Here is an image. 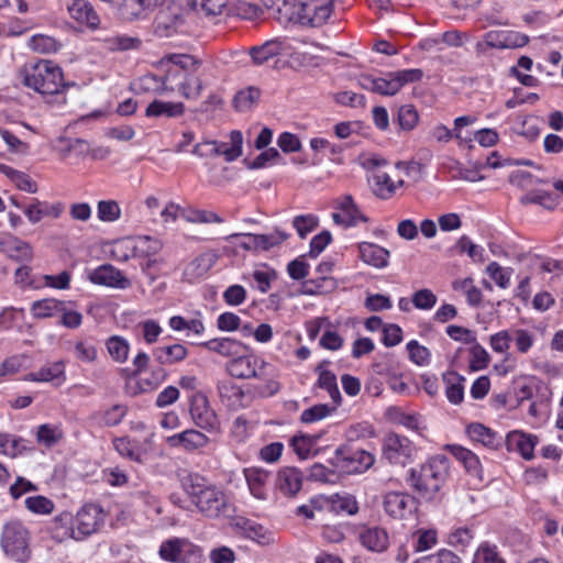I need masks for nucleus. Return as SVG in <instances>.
<instances>
[{
    "mask_svg": "<svg viewBox=\"0 0 563 563\" xmlns=\"http://www.w3.org/2000/svg\"><path fill=\"white\" fill-rule=\"evenodd\" d=\"M19 79L23 86L34 90L44 98L57 96L65 88L62 69L47 59L26 64L20 69Z\"/></svg>",
    "mask_w": 563,
    "mask_h": 563,
    "instance_id": "nucleus-1",
    "label": "nucleus"
},
{
    "mask_svg": "<svg viewBox=\"0 0 563 563\" xmlns=\"http://www.w3.org/2000/svg\"><path fill=\"white\" fill-rule=\"evenodd\" d=\"M185 489L200 512L209 518L219 517L227 507L224 494L199 475H189Z\"/></svg>",
    "mask_w": 563,
    "mask_h": 563,
    "instance_id": "nucleus-2",
    "label": "nucleus"
},
{
    "mask_svg": "<svg viewBox=\"0 0 563 563\" xmlns=\"http://www.w3.org/2000/svg\"><path fill=\"white\" fill-rule=\"evenodd\" d=\"M449 470V459L445 455H435L421 465L419 471H410L411 486L421 495L431 497L446 481Z\"/></svg>",
    "mask_w": 563,
    "mask_h": 563,
    "instance_id": "nucleus-3",
    "label": "nucleus"
},
{
    "mask_svg": "<svg viewBox=\"0 0 563 563\" xmlns=\"http://www.w3.org/2000/svg\"><path fill=\"white\" fill-rule=\"evenodd\" d=\"M422 76L419 68L388 71L385 77L361 74L357 76V84L361 88L382 96H395L405 85L419 81Z\"/></svg>",
    "mask_w": 563,
    "mask_h": 563,
    "instance_id": "nucleus-4",
    "label": "nucleus"
},
{
    "mask_svg": "<svg viewBox=\"0 0 563 563\" xmlns=\"http://www.w3.org/2000/svg\"><path fill=\"white\" fill-rule=\"evenodd\" d=\"M195 0H174L167 8L161 10L155 16L153 32L161 38L177 34L185 24Z\"/></svg>",
    "mask_w": 563,
    "mask_h": 563,
    "instance_id": "nucleus-5",
    "label": "nucleus"
},
{
    "mask_svg": "<svg viewBox=\"0 0 563 563\" xmlns=\"http://www.w3.org/2000/svg\"><path fill=\"white\" fill-rule=\"evenodd\" d=\"M375 462L374 455L362 449L349 445L335 450L330 463L341 473L353 474L367 471Z\"/></svg>",
    "mask_w": 563,
    "mask_h": 563,
    "instance_id": "nucleus-6",
    "label": "nucleus"
},
{
    "mask_svg": "<svg viewBox=\"0 0 563 563\" xmlns=\"http://www.w3.org/2000/svg\"><path fill=\"white\" fill-rule=\"evenodd\" d=\"M30 533L19 521H11L3 527L1 544L4 552L19 562L30 556Z\"/></svg>",
    "mask_w": 563,
    "mask_h": 563,
    "instance_id": "nucleus-7",
    "label": "nucleus"
},
{
    "mask_svg": "<svg viewBox=\"0 0 563 563\" xmlns=\"http://www.w3.org/2000/svg\"><path fill=\"white\" fill-rule=\"evenodd\" d=\"M190 417L194 423L211 433V434H220L221 433V423L216 413V411L210 407L207 397L199 391H196L190 397Z\"/></svg>",
    "mask_w": 563,
    "mask_h": 563,
    "instance_id": "nucleus-8",
    "label": "nucleus"
},
{
    "mask_svg": "<svg viewBox=\"0 0 563 563\" xmlns=\"http://www.w3.org/2000/svg\"><path fill=\"white\" fill-rule=\"evenodd\" d=\"M267 364L264 360L254 355H244V353L236 355L228 363V372L231 376L236 378H266L268 373L266 371Z\"/></svg>",
    "mask_w": 563,
    "mask_h": 563,
    "instance_id": "nucleus-9",
    "label": "nucleus"
},
{
    "mask_svg": "<svg viewBox=\"0 0 563 563\" xmlns=\"http://www.w3.org/2000/svg\"><path fill=\"white\" fill-rule=\"evenodd\" d=\"M106 515L97 505H86L76 515L73 522L76 528L77 540H82L97 532L104 523Z\"/></svg>",
    "mask_w": 563,
    "mask_h": 563,
    "instance_id": "nucleus-10",
    "label": "nucleus"
},
{
    "mask_svg": "<svg viewBox=\"0 0 563 563\" xmlns=\"http://www.w3.org/2000/svg\"><path fill=\"white\" fill-rule=\"evenodd\" d=\"M332 1L301 0L296 22L302 25L320 26L327 22L332 13Z\"/></svg>",
    "mask_w": 563,
    "mask_h": 563,
    "instance_id": "nucleus-11",
    "label": "nucleus"
},
{
    "mask_svg": "<svg viewBox=\"0 0 563 563\" xmlns=\"http://www.w3.org/2000/svg\"><path fill=\"white\" fill-rule=\"evenodd\" d=\"M411 442L396 433L388 434L384 440L383 454L391 464L405 465L412 455Z\"/></svg>",
    "mask_w": 563,
    "mask_h": 563,
    "instance_id": "nucleus-12",
    "label": "nucleus"
},
{
    "mask_svg": "<svg viewBox=\"0 0 563 563\" xmlns=\"http://www.w3.org/2000/svg\"><path fill=\"white\" fill-rule=\"evenodd\" d=\"M383 508L393 519H405L415 509V498L402 492H388L383 496Z\"/></svg>",
    "mask_w": 563,
    "mask_h": 563,
    "instance_id": "nucleus-13",
    "label": "nucleus"
},
{
    "mask_svg": "<svg viewBox=\"0 0 563 563\" xmlns=\"http://www.w3.org/2000/svg\"><path fill=\"white\" fill-rule=\"evenodd\" d=\"M88 278L92 284L111 288L126 289L131 286L130 279L111 264H103L90 271Z\"/></svg>",
    "mask_w": 563,
    "mask_h": 563,
    "instance_id": "nucleus-14",
    "label": "nucleus"
},
{
    "mask_svg": "<svg viewBox=\"0 0 563 563\" xmlns=\"http://www.w3.org/2000/svg\"><path fill=\"white\" fill-rule=\"evenodd\" d=\"M336 209L339 212L332 214V219L336 224L345 228L355 227L360 222H367L368 219L361 212L351 195H344L336 200Z\"/></svg>",
    "mask_w": 563,
    "mask_h": 563,
    "instance_id": "nucleus-15",
    "label": "nucleus"
},
{
    "mask_svg": "<svg viewBox=\"0 0 563 563\" xmlns=\"http://www.w3.org/2000/svg\"><path fill=\"white\" fill-rule=\"evenodd\" d=\"M538 443L537 435L520 430L510 431L506 437L507 450L519 453L527 461L533 459L534 448Z\"/></svg>",
    "mask_w": 563,
    "mask_h": 563,
    "instance_id": "nucleus-16",
    "label": "nucleus"
},
{
    "mask_svg": "<svg viewBox=\"0 0 563 563\" xmlns=\"http://www.w3.org/2000/svg\"><path fill=\"white\" fill-rule=\"evenodd\" d=\"M303 483V475L296 467H283L277 472L276 488L286 497L296 496Z\"/></svg>",
    "mask_w": 563,
    "mask_h": 563,
    "instance_id": "nucleus-17",
    "label": "nucleus"
},
{
    "mask_svg": "<svg viewBox=\"0 0 563 563\" xmlns=\"http://www.w3.org/2000/svg\"><path fill=\"white\" fill-rule=\"evenodd\" d=\"M96 40L101 44L103 49L112 53L139 49L142 44V41L137 36L120 33L100 34Z\"/></svg>",
    "mask_w": 563,
    "mask_h": 563,
    "instance_id": "nucleus-18",
    "label": "nucleus"
},
{
    "mask_svg": "<svg viewBox=\"0 0 563 563\" xmlns=\"http://www.w3.org/2000/svg\"><path fill=\"white\" fill-rule=\"evenodd\" d=\"M163 0H114L121 16L128 21L139 20L145 16L147 11L162 4Z\"/></svg>",
    "mask_w": 563,
    "mask_h": 563,
    "instance_id": "nucleus-19",
    "label": "nucleus"
},
{
    "mask_svg": "<svg viewBox=\"0 0 563 563\" xmlns=\"http://www.w3.org/2000/svg\"><path fill=\"white\" fill-rule=\"evenodd\" d=\"M167 443L170 448L184 449L190 452L205 448L209 443V438L196 429H188L168 437Z\"/></svg>",
    "mask_w": 563,
    "mask_h": 563,
    "instance_id": "nucleus-20",
    "label": "nucleus"
},
{
    "mask_svg": "<svg viewBox=\"0 0 563 563\" xmlns=\"http://www.w3.org/2000/svg\"><path fill=\"white\" fill-rule=\"evenodd\" d=\"M243 474L251 495L258 500H266L271 473L260 467H247Z\"/></svg>",
    "mask_w": 563,
    "mask_h": 563,
    "instance_id": "nucleus-21",
    "label": "nucleus"
},
{
    "mask_svg": "<svg viewBox=\"0 0 563 563\" xmlns=\"http://www.w3.org/2000/svg\"><path fill=\"white\" fill-rule=\"evenodd\" d=\"M195 547L186 539L174 538L162 543L159 555L163 560L180 563L187 559V555L194 552Z\"/></svg>",
    "mask_w": 563,
    "mask_h": 563,
    "instance_id": "nucleus-22",
    "label": "nucleus"
},
{
    "mask_svg": "<svg viewBox=\"0 0 563 563\" xmlns=\"http://www.w3.org/2000/svg\"><path fill=\"white\" fill-rule=\"evenodd\" d=\"M243 136L238 130H233L230 133V144L224 142H217V145L212 146L208 153L202 155H222L227 162H233L242 155ZM199 154L201 152L198 151Z\"/></svg>",
    "mask_w": 563,
    "mask_h": 563,
    "instance_id": "nucleus-23",
    "label": "nucleus"
},
{
    "mask_svg": "<svg viewBox=\"0 0 563 563\" xmlns=\"http://www.w3.org/2000/svg\"><path fill=\"white\" fill-rule=\"evenodd\" d=\"M67 11L71 19L90 29L98 27L100 23L99 15L87 0H74L67 5Z\"/></svg>",
    "mask_w": 563,
    "mask_h": 563,
    "instance_id": "nucleus-24",
    "label": "nucleus"
},
{
    "mask_svg": "<svg viewBox=\"0 0 563 563\" xmlns=\"http://www.w3.org/2000/svg\"><path fill=\"white\" fill-rule=\"evenodd\" d=\"M358 540L363 547L373 552H384L389 545V537L385 529L367 527L358 532Z\"/></svg>",
    "mask_w": 563,
    "mask_h": 563,
    "instance_id": "nucleus-25",
    "label": "nucleus"
},
{
    "mask_svg": "<svg viewBox=\"0 0 563 563\" xmlns=\"http://www.w3.org/2000/svg\"><path fill=\"white\" fill-rule=\"evenodd\" d=\"M64 207L62 203H48L46 201H40L34 199V201L24 209V214L27 220L35 224L40 222L45 217H51L57 219L63 213Z\"/></svg>",
    "mask_w": 563,
    "mask_h": 563,
    "instance_id": "nucleus-26",
    "label": "nucleus"
},
{
    "mask_svg": "<svg viewBox=\"0 0 563 563\" xmlns=\"http://www.w3.org/2000/svg\"><path fill=\"white\" fill-rule=\"evenodd\" d=\"M200 345L225 357H235L247 350L245 344L231 338L212 339Z\"/></svg>",
    "mask_w": 563,
    "mask_h": 563,
    "instance_id": "nucleus-27",
    "label": "nucleus"
},
{
    "mask_svg": "<svg viewBox=\"0 0 563 563\" xmlns=\"http://www.w3.org/2000/svg\"><path fill=\"white\" fill-rule=\"evenodd\" d=\"M1 251L11 260L21 263L31 262L33 250L31 245L18 238L8 236L0 242Z\"/></svg>",
    "mask_w": 563,
    "mask_h": 563,
    "instance_id": "nucleus-28",
    "label": "nucleus"
},
{
    "mask_svg": "<svg viewBox=\"0 0 563 563\" xmlns=\"http://www.w3.org/2000/svg\"><path fill=\"white\" fill-rule=\"evenodd\" d=\"M152 355L159 365H174L184 361L188 355V350L180 343L172 345L157 346Z\"/></svg>",
    "mask_w": 563,
    "mask_h": 563,
    "instance_id": "nucleus-29",
    "label": "nucleus"
},
{
    "mask_svg": "<svg viewBox=\"0 0 563 563\" xmlns=\"http://www.w3.org/2000/svg\"><path fill=\"white\" fill-rule=\"evenodd\" d=\"M360 257L368 265L384 268L388 264L389 251L374 243L363 242L358 245Z\"/></svg>",
    "mask_w": 563,
    "mask_h": 563,
    "instance_id": "nucleus-30",
    "label": "nucleus"
},
{
    "mask_svg": "<svg viewBox=\"0 0 563 563\" xmlns=\"http://www.w3.org/2000/svg\"><path fill=\"white\" fill-rule=\"evenodd\" d=\"M372 181L373 191L380 199H389L404 185L402 179L395 180L389 174L379 170L373 175Z\"/></svg>",
    "mask_w": 563,
    "mask_h": 563,
    "instance_id": "nucleus-31",
    "label": "nucleus"
},
{
    "mask_svg": "<svg viewBox=\"0 0 563 563\" xmlns=\"http://www.w3.org/2000/svg\"><path fill=\"white\" fill-rule=\"evenodd\" d=\"M451 454L463 464L466 472L474 477L482 479V465L478 456L471 450L461 445H449Z\"/></svg>",
    "mask_w": 563,
    "mask_h": 563,
    "instance_id": "nucleus-32",
    "label": "nucleus"
},
{
    "mask_svg": "<svg viewBox=\"0 0 563 563\" xmlns=\"http://www.w3.org/2000/svg\"><path fill=\"white\" fill-rule=\"evenodd\" d=\"M184 112L185 106L183 102L154 100L147 106L145 115L148 118H178L181 117Z\"/></svg>",
    "mask_w": 563,
    "mask_h": 563,
    "instance_id": "nucleus-33",
    "label": "nucleus"
},
{
    "mask_svg": "<svg viewBox=\"0 0 563 563\" xmlns=\"http://www.w3.org/2000/svg\"><path fill=\"white\" fill-rule=\"evenodd\" d=\"M203 88L198 70L186 71L183 80L177 82V91L186 99H198Z\"/></svg>",
    "mask_w": 563,
    "mask_h": 563,
    "instance_id": "nucleus-34",
    "label": "nucleus"
},
{
    "mask_svg": "<svg viewBox=\"0 0 563 563\" xmlns=\"http://www.w3.org/2000/svg\"><path fill=\"white\" fill-rule=\"evenodd\" d=\"M218 255L213 252H205L197 256L185 269V275L189 278H199L207 274L217 263Z\"/></svg>",
    "mask_w": 563,
    "mask_h": 563,
    "instance_id": "nucleus-35",
    "label": "nucleus"
},
{
    "mask_svg": "<svg viewBox=\"0 0 563 563\" xmlns=\"http://www.w3.org/2000/svg\"><path fill=\"white\" fill-rule=\"evenodd\" d=\"M283 51V43L279 40H269L260 46L250 49V55L255 65H263Z\"/></svg>",
    "mask_w": 563,
    "mask_h": 563,
    "instance_id": "nucleus-36",
    "label": "nucleus"
},
{
    "mask_svg": "<svg viewBox=\"0 0 563 563\" xmlns=\"http://www.w3.org/2000/svg\"><path fill=\"white\" fill-rule=\"evenodd\" d=\"M464 377L455 372H446L443 374L445 384V395L451 404L459 405L464 399Z\"/></svg>",
    "mask_w": 563,
    "mask_h": 563,
    "instance_id": "nucleus-37",
    "label": "nucleus"
},
{
    "mask_svg": "<svg viewBox=\"0 0 563 563\" xmlns=\"http://www.w3.org/2000/svg\"><path fill=\"white\" fill-rule=\"evenodd\" d=\"M325 364L327 362H323L317 367V372L319 373L318 386L327 390L333 404L339 406L342 398L338 387L336 376L324 367Z\"/></svg>",
    "mask_w": 563,
    "mask_h": 563,
    "instance_id": "nucleus-38",
    "label": "nucleus"
},
{
    "mask_svg": "<svg viewBox=\"0 0 563 563\" xmlns=\"http://www.w3.org/2000/svg\"><path fill=\"white\" fill-rule=\"evenodd\" d=\"M52 536L59 542L67 539L77 540L76 528L70 514H62L55 518Z\"/></svg>",
    "mask_w": 563,
    "mask_h": 563,
    "instance_id": "nucleus-39",
    "label": "nucleus"
},
{
    "mask_svg": "<svg viewBox=\"0 0 563 563\" xmlns=\"http://www.w3.org/2000/svg\"><path fill=\"white\" fill-rule=\"evenodd\" d=\"M467 434L473 441L479 442L488 448H496L500 442V438H498L494 431L481 423L470 424L467 427Z\"/></svg>",
    "mask_w": 563,
    "mask_h": 563,
    "instance_id": "nucleus-40",
    "label": "nucleus"
},
{
    "mask_svg": "<svg viewBox=\"0 0 563 563\" xmlns=\"http://www.w3.org/2000/svg\"><path fill=\"white\" fill-rule=\"evenodd\" d=\"M261 91L256 87H247L236 92L233 99L234 109L239 112L251 110L258 101Z\"/></svg>",
    "mask_w": 563,
    "mask_h": 563,
    "instance_id": "nucleus-41",
    "label": "nucleus"
},
{
    "mask_svg": "<svg viewBox=\"0 0 563 563\" xmlns=\"http://www.w3.org/2000/svg\"><path fill=\"white\" fill-rule=\"evenodd\" d=\"M452 287L455 291H461L466 296L468 305L477 307L482 302V291L474 285L471 277L454 280Z\"/></svg>",
    "mask_w": 563,
    "mask_h": 563,
    "instance_id": "nucleus-42",
    "label": "nucleus"
},
{
    "mask_svg": "<svg viewBox=\"0 0 563 563\" xmlns=\"http://www.w3.org/2000/svg\"><path fill=\"white\" fill-rule=\"evenodd\" d=\"M115 451L123 457L131 461L143 463L145 454L141 448L128 438H118L113 441Z\"/></svg>",
    "mask_w": 563,
    "mask_h": 563,
    "instance_id": "nucleus-43",
    "label": "nucleus"
},
{
    "mask_svg": "<svg viewBox=\"0 0 563 563\" xmlns=\"http://www.w3.org/2000/svg\"><path fill=\"white\" fill-rule=\"evenodd\" d=\"M62 303L63 301L54 298L37 300L32 303L31 312L37 319L51 318L59 313Z\"/></svg>",
    "mask_w": 563,
    "mask_h": 563,
    "instance_id": "nucleus-44",
    "label": "nucleus"
},
{
    "mask_svg": "<svg viewBox=\"0 0 563 563\" xmlns=\"http://www.w3.org/2000/svg\"><path fill=\"white\" fill-rule=\"evenodd\" d=\"M485 272L499 288L507 289L510 286L514 268L504 267L497 262H492L487 265Z\"/></svg>",
    "mask_w": 563,
    "mask_h": 563,
    "instance_id": "nucleus-45",
    "label": "nucleus"
},
{
    "mask_svg": "<svg viewBox=\"0 0 563 563\" xmlns=\"http://www.w3.org/2000/svg\"><path fill=\"white\" fill-rule=\"evenodd\" d=\"M106 346L113 361L124 363L128 360L130 344L124 338L112 335L107 340Z\"/></svg>",
    "mask_w": 563,
    "mask_h": 563,
    "instance_id": "nucleus-46",
    "label": "nucleus"
},
{
    "mask_svg": "<svg viewBox=\"0 0 563 563\" xmlns=\"http://www.w3.org/2000/svg\"><path fill=\"white\" fill-rule=\"evenodd\" d=\"M331 508L338 514L355 515L358 511V504L350 494H335L330 498Z\"/></svg>",
    "mask_w": 563,
    "mask_h": 563,
    "instance_id": "nucleus-47",
    "label": "nucleus"
},
{
    "mask_svg": "<svg viewBox=\"0 0 563 563\" xmlns=\"http://www.w3.org/2000/svg\"><path fill=\"white\" fill-rule=\"evenodd\" d=\"M65 373V366L62 362H56L51 365L40 368L37 372L29 375L31 380L34 382H54L60 380Z\"/></svg>",
    "mask_w": 563,
    "mask_h": 563,
    "instance_id": "nucleus-48",
    "label": "nucleus"
},
{
    "mask_svg": "<svg viewBox=\"0 0 563 563\" xmlns=\"http://www.w3.org/2000/svg\"><path fill=\"white\" fill-rule=\"evenodd\" d=\"M510 331L511 343L515 344L516 351L520 354H527L536 342L534 334L521 328H511Z\"/></svg>",
    "mask_w": 563,
    "mask_h": 563,
    "instance_id": "nucleus-49",
    "label": "nucleus"
},
{
    "mask_svg": "<svg viewBox=\"0 0 563 563\" xmlns=\"http://www.w3.org/2000/svg\"><path fill=\"white\" fill-rule=\"evenodd\" d=\"M318 440H319V437H317V435H305V434L295 435L291 439V446H292L295 453L301 460H306L311 455L314 446L318 443Z\"/></svg>",
    "mask_w": 563,
    "mask_h": 563,
    "instance_id": "nucleus-50",
    "label": "nucleus"
},
{
    "mask_svg": "<svg viewBox=\"0 0 563 563\" xmlns=\"http://www.w3.org/2000/svg\"><path fill=\"white\" fill-rule=\"evenodd\" d=\"M24 504L26 509L35 515H49L55 508L53 500L42 495L30 496Z\"/></svg>",
    "mask_w": 563,
    "mask_h": 563,
    "instance_id": "nucleus-51",
    "label": "nucleus"
},
{
    "mask_svg": "<svg viewBox=\"0 0 563 563\" xmlns=\"http://www.w3.org/2000/svg\"><path fill=\"white\" fill-rule=\"evenodd\" d=\"M338 406H329L327 404L314 405L301 412L300 420L303 423H312L322 420L335 411Z\"/></svg>",
    "mask_w": 563,
    "mask_h": 563,
    "instance_id": "nucleus-52",
    "label": "nucleus"
},
{
    "mask_svg": "<svg viewBox=\"0 0 563 563\" xmlns=\"http://www.w3.org/2000/svg\"><path fill=\"white\" fill-rule=\"evenodd\" d=\"M472 563H506L505 560L499 555L496 545H492L487 542L482 543L473 558Z\"/></svg>",
    "mask_w": 563,
    "mask_h": 563,
    "instance_id": "nucleus-53",
    "label": "nucleus"
},
{
    "mask_svg": "<svg viewBox=\"0 0 563 563\" xmlns=\"http://www.w3.org/2000/svg\"><path fill=\"white\" fill-rule=\"evenodd\" d=\"M29 46L36 53L49 54L57 52L60 44L51 36L37 34L31 37Z\"/></svg>",
    "mask_w": 563,
    "mask_h": 563,
    "instance_id": "nucleus-54",
    "label": "nucleus"
},
{
    "mask_svg": "<svg viewBox=\"0 0 563 563\" xmlns=\"http://www.w3.org/2000/svg\"><path fill=\"white\" fill-rule=\"evenodd\" d=\"M97 213L100 221L114 222L121 217V208L114 200H101L98 202Z\"/></svg>",
    "mask_w": 563,
    "mask_h": 563,
    "instance_id": "nucleus-55",
    "label": "nucleus"
},
{
    "mask_svg": "<svg viewBox=\"0 0 563 563\" xmlns=\"http://www.w3.org/2000/svg\"><path fill=\"white\" fill-rule=\"evenodd\" d=\"M300 4L301 0H283L282 4L278 5L276 19L280 23H295L297 14H299Z\"/></svg>",
    "mask_w": 563,
    "mask_h": 563,
    "instance_id": "nucleus-56",
    "label": "nucleus"
},
{
    "mask_svg": "<svg viewBox=\"0 0 563 563\" xmlns=\"http://www.w3.org/2000/svg\"><path fill=\"white\" fill-rule=\"evenodd\" d=\"M523 205L536 203L547 209H553L556 206V201L552 194L548 191H529L521 198Z\"/></svg>",
    "mask_w": 563,
    "mask_h": 563,
    "instance_id": "nucleus-57",
    "label": "nucleus"
},
{
    "mask_svg": "<svg viewBox=\"0 0 563 563\" xmlns=\"http://www.w3.org/2000/svg\"><path fill=\"white\" fill-rule=\"evenodd\" d=\"M407 350L410 361L415 364L423 366L430 362V351L426 346L420 345L418 341H409L407 343Z\"/></svg>",
    "mask_w": 563,
    "mask_h": 563,
    "instance_id": "nucleus-58",
    "label": "nucleus"
},
{
    "mask_svg": "<svg viewBox=\"0 0 563 563\" xmlns=\"http://www.w3.org/2000/svg\"><path fill=\"white\" fill-rule=\"evenodd\" d=\"M419 120V115L417 110L410 106L405 104L401 106L398 110V123L402 130L410 131L412 130Z\"/></svg>",
    "mask_w": 563,
    "mask_h": 563,
    "instance_id": "nucleus-59",
    "label": "nucleus"
},
{
    "mask_svg": "<svg viewBox=\"0 0 563 563\" xmlns=\"http://www.w3.org/2000/svg\"><path fill=\"white\" fill-rule=\"evenodd\" d=\"M292 227L296 229L298 235L305 239L318 227V219L312 214L297 216L292 220Z\"/></svg>",
    "mask_w": 563,
    "mask_h": 563,
    "instance_id": "nucleus-60",
    "label": "nucleus"
},
{
    "mask_svg": "<svg viewBox=\"0 0 563 563\" xmlns=\"http://www.w3.org/2000/svg\"><path fill=\"white\" fill-rule=\"evenodd\" d=\"M233 239H241L238 245L243 250L253 252L263 251L260 234L233 233L227 238L228 241H232Z\"/></svg>",
    "mask_w": 563,
    "mask_h": 563,
    "instance_id": "nucleus-61",
    "label": "nucleus"
},
{
    "mask_svg": "<svg viewBox=\"0 0 563 563\" xmlns=\"http://www.w3.org/2000/svg\"><path fill=\"white\" fill-rule=\"evenodd\" d=\"M167 63L172 67L184 69L185 71L198 70L200 63L192 56L186 54H173L167 57Z\"/></svg>",
    "mask_w": 563,
    "mask_h": 563,
    "instance_id": "nucleus-62",
    "label": "nucleus"
},
{
    "mask_svg": "<svg viewBox=\"0 0 563 563\" xmlns=\"http://www.w3.org/2000/svg\"><path fill=\"white\" fill-rule=\"evenodd\" d=\"M62 431L57 427L49 424H42L37 430V441L45 446L49 448L57 443L62 438Z\"/></svg>",
    "mask_w": 563,
    "mask_h": 563,
    "instance_id": "nucleus-63",
    "label": "nucleus"
},
{
    "mask_svg": "<svg viewBox=\"0 0 563 563\" xmlns=\"http://www.w3.org/2000/svg\"><path fill=\"white\" fill-rule=\"evenodd\" d=\"M437 303V296L430 289H420L412 296V305L417 309L430 310Z\"/></svg>",
    "mask_w": 563,
    "mask_h": 563,
    "instance_id": "nucleus-64",
    "label": "nucleus"
}]
</instances>
